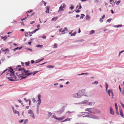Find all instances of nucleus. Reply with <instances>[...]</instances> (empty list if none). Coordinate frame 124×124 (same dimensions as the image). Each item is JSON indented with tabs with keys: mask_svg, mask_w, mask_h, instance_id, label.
Returning a JSON list of instances; mask_svg holds the SVG:
<instances>
[{
	"mask_svg": "<svg viewBox=\"0 0 124 124\" xmlns=\"http://www.w3.org/2000/svg\"><path fill=\"white\" fill-rule=\"evenodd\" d=\"M28 101H29V105H31V101H30V100L29 99H28Z\"/></svg>",
	"mask_w": 124,
	"mask_h": 124,
	"instance_id": "nucleus-49",
	"label": "nucleus"
},
{
	"mask_svg": "<svg viewBox=\"0 0 124 124\" xmlns=\"http://www.w3.org/2000/svg\"><path fill=\"white\" fill-rule=\"evenodd\" d=\"M33 113V112L30 109L28 110V113L29 114H31L32 113Z\"/></svg>",
	"mask_w": 124,
	"mask_h": 124,
	"instance_id": "nucleus-18",
	"label": "nucleus"
},
{
	"mask_svg": "<svg viewBox=\"0 0 124 124\" xmlns=\"http://www.w3.org/2000/svg\"><path fill=\"white\" fill-rule=\"evenodd\" d=\"M53 117L54 118V119L59 120H62L65 117V116H63L61 117L58 118L56 116H54V115H53Z\"/></svg>",
	"mask_w": 124,
	"mask_h": 124,
	"instance_id": "nucleus-8",
	"label": "nucleus"
},
{
	"mask_svg": "<svg viewBox=\"0 0 124 124\" xmlns=\"http://www.w3.org/2000/svg\"><path fill=\"white\" fill-rule=\"evenodd\" d=\"M57 19V17H54L52 19V21H56Z\"/></svg>",
	"mask_w": 124,
	"mask_h": 124,
	"instance_id": "nucleus-21",
	"label": "nucleus"
},
{
	"mask_svg": "<svg viewBox=\"0 0 124 124\" xmlns=\"http://www.w3.org/2000/svg\"><path fill=\"white\" fill-rule=\"evenodd\" d=\"M43 46V45H37L36 46L37 47H41Z\"/></svg>",
	"mask_w": 124,
	"mask_h": 124,
	"instance_id": "nucleus-29",
	"label": "nucleus"
},
{
	"mask_svg": "<svg viewBox=\"0 0 124 124\" xmlns=\"http://www.w3.org/2000/svg\"><path fill=\"white\" fill-rule=\"evenodd\" d=\"M85 110L88 111V112H84V113L87 114L96 113H97V110L95 108H88L85 109Z\"/></svg>",
	"mask_w": 124,
	"mask_h": 124,
	"instance_id": "nucleus-3",
	"label": "nucleus"
},
{
	"mask_svg": "<svg viewBox=\"0 0 124 124\" xmlns=\"http://www.w3.org/2000/svg\"><path fill=\"white\" fill-rule=\"evenodd\" d=\"M8 69H7L6 70H4L3 71V72H2V73L1 74V75H2L3 73H5L6 72V73H7V74L8 71Z\"/></svg>",
	"mask_w": 124,
	"mask_h": 124,
	"instance_id": "nucleus-16",
	"label": "nucleus"
},
{
	"mask_svg": "<svg viewBox=\"0 0 124 124\" xmlns=\"http://www.w3.org/2000/svg\"><path fill=\"white\" fill-rule=\"evenodd\" d=\"M98 83V82L97 81H95L93 83H92V84H97Z\"/></svg>",
	"mask_w": 124,
	"mask_h": 124,
	"instance_id": "nucleus-23",
	"label": "nucleus"
},
{
	"mask_svg": "<svg viewBox=\"0 0 124 124\" xmlns=\"http://www.w3.org/2000/svg\"><path fill=\"white\" fill-rule=\"evenodd\" d=\"M7 38V37H6V36H5V37H1V39H3V38L4 39V40H5V39H6V38Z\"/></svg>",
	"mask_w": 124,
	"mask_h": 124,
	"instance_id": "nucleus-36",
	"label": "nucleus"
},
{
	"mask_svg": "<svg viewBox=\"0 0 124 124\" xmlns=\"http://www.w3.org/2000/svg\"><path fill=\"white\" fill-rule=\"evenodd\" d=\"M105 15L104 14L102 16V19H103V18H104L105 17Z\"/></svg>",
	"mask_w": 124,
	"mask_h": 124,
	"instance_id": "nucleus-56",
	"label": "nucleus"
},
{
	"mask_svg": "<svg viewBox=\"0 0 124 124\" xmlns=\"http://www.w3.org/2000/svg\"><path fill=\"white\" fill-rule=\"evenodd\" d=\"M28 120L27 119H26L24 121V124H26V123H27L28 122Z\"/></svg>",
	"mask_w": 124,
	"mask_h": 124,
	"instance_id": "nucleus-35",
	"label": "nucleus"
},
{
	"mask_svg": "<svg viewBox=\"0 0 124 124\" xmlns=\"http://www.w3.org/2000/svg\"><path fill=\"white\" fill-rule=\"evenodd\" d=\"M46 13L49 12V7L48 6H47L46 8Z\"/></svg>",
	"mask_w": 124,
	"mask_h": 124,
	"instance_id": "nucleus-11",
	"label": "nucleus"
},
{
	"mask_svg": "<svg viewBox=\"0 0 124 124\" xmlns=\"http://www.w3.org/2000/svg\"><path fill=\"white\" fill-rule=\"evenodd\" d=\"M79 7L78 8V9H80L82 8V7L81 5V4L80 3L79 4Z\"/></svg>",
	"mask_w": 124,
	"mask_h": 124,
	"instance_id": "nucleus-38",
	"label": "nucleus"
},
{
	"mask_svg": "<svg viewBox=\"0 0 124 124\" xmlns=\"http://www.w3.org/2000/svg\"><path fill=\"white\" fill-rule=\"evenodd\" d=\"M76 34V32H75L73 33H72L71 34V36H75V35Z\"/></svg>",
	"mask_w": 124,
	"mask_h": 124,
	"instance_id": "nucleus-27",
	"label": "nucleus"
},
{
	"mask_svg": "<svg viewBox=\"0 0 124 124\" xmlns=\"http://www.w3.org/2000/svg\"><path fill=\"white\" fill-rule=\"evenodd\" d=\"M122 26V25H118L116 26L117 27H121Z\"/></svg>",
	"mask_w": 124,
	"mask_h": 124,
	"instance_id": "nucleus-44",
	"label": "nucleus"
},
{
	"mask_svg": "<svg viewBox=\"0 0 124 124\" xmlns=\"http://www.w3.org/2000/svg\"><path fill=\"white\" fill-rule=\"evenodd\" d=\"M57 47V45L55 43L54 44V47H53V48H56Z\"/></svg>",
	"mask_w": 124,
	"mask_h": 124,
	"instance_id": "nucleus-25",
	"label": "nucleus"
},
{
	"mask_svg": "<svg viewBox=\"0 0 124 124\" xmlns=\"http://www.w3.org/2000/svg\"><path fill=\"white\" fill-rule=\"evenodd\" d=\"M73 97L77 98H79V96L78 95V93H75L73 95Z\"/></svg>",
	"mask_w": 124,
	"mask_h": 124,
	"instance_id": "nucleus-10",
	"label": "nucleus"
},
{
	"mask_svg": "<svg viewBox=\"0 0 124 124\" xmlns=\"http://www.w3.org/2000/svg\"><path fill=\"white\" fill-rule=\"evenodd\" d=\"M32 101L33 102V103H35V102H36V100H35V98H33L32 99Z\"/></svg>",
	"mask_w": 124,
	"mask_h": 124,
	"instance_id": "nucleus-33",
	"label": "nucleus"
},
{
	"mask_svg": "<svg viewBox=\"0 0 124 124\" xmlns=\"http://www.w3.org/2000/svg\"><path fill=\"white\" fill-rule=\"evenodd\" d=\"M32 10H31L30 11H28L27 12H26V13H27V12H28L29 13H30L32 11Z\"/></svg>",
	"mask_w": 124,
	"mask_h": 124,
	"instance_id": "nucleus-52",
	"label": "nucleus"
},
{
	"mask_svg": "<svg viewBox=\"0 0 124 124\" xmlns=\"http://www.w3.org/2000/svg\"><path fill=\"white\" fill-rule=\"evenodd\" d=\"M99 0H94V2H98Z\"/></svg>",
	"mask_w": 124,
	"mask_h": 124,
	"instance_id": "nucleus-53",
	"label": "nucleus"
},
{
	"mask_svg": "<svg viewBox=\"0 0 124 124\" xmlns=\"http://www.w3.org/2000/svg\"><path fill=\"white\" fill-rule=\"evenodd\" d=\"M38 100L40 102V100H41L40 99V98H41V95L39 94L38 95Z\"/></svg>",
	"mask_w": 124,
	"mask_h": 124,
	"instance_id": "nucleus-22",
	"label": "nucleus"
},
{
	"mask_svg": "<svg viewBox=\"0 0 124 124\" xmlns=\"http://www.w3.org/2000/svg\"><path fill=\"white\" fill-rule=\"evenodd\" d=\"M119 90L120 91V92H121V89L120 87V85H119Z\"/></svg>",
	"mask_w": 124,
	"mask_h": 124,
	"instance_id": "nucleus-54",
	"label": "nucleus"
},
{
	"mask_svg": "<svg viewBox=\"0 0 124 124\" xmlns=\"http://www.w3.org/2000/svg\"><path fill=\"white\" fill-rule=\"evenodd\" d=\"M25 65L26 66H28L29 65V64L30 63V62L29 61H28V62H25Z\"/></svg>",
	"mask_w": 124,
	"mask_h": 124,
	"instance_id": "nucleus-19",
	"label": "nucleus"
},
{
	"mask_svg": "<svg viewBox=\"0 0 124 124\" xmlns=\"http://www.w3.org/2000/svg\"><path fill=\"white\" fill-rule=\"evenodd\" d=\"M23 121V120H21L19 121V122L20 123H22Z\"/></svg>",
	"mask_w": 124,
	"mask_h": 124,
	"instance_id": "nucleus-46",
	"label": "nucleus"
},
{
	"mask_svg": "<svg viewBox=\"0 0 124 124\" xmlns=\"http://www.w3.org/2000/svg\"><path fill=\"white\" fill-rule=\"evenodd\" d=\"M120 1H118L116 3V4L117 5H118L119 4V3H120Z\"/></svg>",
	"mask_w": 124,
	"mask_h": 124,
	"instance_id": "nucleus-41",
	"label": "nucleus"
},
{
	"mask_svg": "<svg viewBox=\"0 0 124 124\" xmlns=\"http://www.w3.org/2000/svg\"><path fill=\"white\" fill-rule=\"evenodd\" d=\"M108 93L109 97H110V94H111V98L112 99H113V98L114 94L112 90L111 89H109L108 91Z\"/></svg>",
	"mask_w": 124,
	"mask_h": 124,
	"instance_id": "nucleus-7",
	"label": "nucleus"
},
{
	"mask_svg": "<svg viewBox=\"0 0 124 124\" xmlns=\"http://www.w3.org/2000/svg\"><path fill=\"white\" fill-rule=\"evenodd\" d=\"M94 33V31L93 30H92L91 31L90 34H93Z\"/></svg>",
	"mask_w": 124,
	"mask_h": 124,
	"instance_id": "nucleus-31",
	"label": "nucleus"
},
{
	"mask_svg": "<svg viewBox=\"0 0 124 124\" xmlns=\"http://www.w3.org/2000/svg\"><path fill=\"white\" fill-rule=\"evenodd\" d=\"M39 28H38V29H36L35 30H34L33 31V32L35 33L38 30H39Z\"/></svg>",
	"mask_w": 124,
	"mask_h": 124,
	"instance_id": "nucleus-39",
	"label": "nucleus"
},
{
	"mask_svg": "<svg viewBox=\"0 0 124 124\" xmlns=\"http://www.w3.org/2000/svg\"><path fill=\"white\" fill-rule=\"evenodd\" d=\"M38 101H39V102L38 103V104H37V106L38 107H39V105L40 104V103H41V100H40V102L39 101V100H38Z\"/></svg>",
	"mask_w": 124,
	"mask_h": 124,
	"instance_id": "nucleus-34",
	"label": "nucleus"
},
{
	"mask_svg": "<svg viewBox=\"0 0 124 124\" xmlns=\"http://www.w3.org/2000/svg\"><path fill=\"white\" fill-rule=\"evenodd\" d=\"M70 8V9L71 10H72L74 8V7L73 6H71Z\"/></svg>",
	"mask_w": 124,
	"mask_h": 124,
	"instance_id": "nucleus-42",
	"label": "nucleus"
},
{
	"mask_svg": "<svg viewBox=\"0 0 124 124\" xmlns=\"http://www.w3.org/2000/svg\"><path fill=\"white\" fill-rule=\"evenodd\" d=\"M9 70H10V71H12L14 72V71H13V70L12 68V67H10L8 68Z\"/></svg>",
	"mask_w": 124,
	"mask_h": 124,
	"instance_id": "nucleus-28",
	"label": "nucleus"
},
{
	"mask_svg": "<svg viewBox=\"0 0 124 124\" xmlns=\"http://www.w3.org/2000/svg\"><path fill=\"white\" fill-rule=\"evenodd\" d=\"M106 87H108V85L107 83H106Z\"/></svg>",
	"mask_w": 124,
	"mask_h": 124,
	"instance_id": "nucleus-55",
	"label": "nucleus"
},
{
	"mask_svg": "<svg viewBox=\"0 0 124 124\" xmlns=\"http://www.w3.org/2000/svg\"><path fill=\"white\" fill-rule=\"evenodd\" d=\"M24 100H25V101H26V102H27V101H28V100H27L26 99V98H24Z\"/></svg>",
	"mask_w": 124,
	"mask_h": 124,
	"instance_id": "nucleus-51",
	"label": "nucleus"
},
{
	"mask_svg": "<svg viewBox=\"0 0 124 124\" xmlns=\"http://www.w3.org/2000/svg\"><path fill=\"white\" fill-rule=\"evenodd\" d=\"M111 20V19H108L107 20V22H108L109 23H110Z\"/></svg>",
	"mask_w": 124,
	"mask_h": 124,
	"instance_id": "nucleus-37",
	"label": "nucleus"
},
{
	"mask_svg": "<svg viewBox=\"0 0 124 124\" xmlns=\"http://www.w3.org/2000/svg\"><path fill=\"white\" fill-rule=\"evenodd\" d=\"M91 117L92 118L94 119H97L98 118V117L97 116H95L94 115H91Z\"/></svg>",
	"mask_w": 124,
	"mask_h": 124,
	"instance_id": "nucleus-14",
	"label": "nucleus"
},
{
	"mask_svg": "<svg viewBox=\"0 0 124 124\" xmlns=\"http://www.w3.org/2000/svg\"><path fill=\"white\" fill-rule=\"evenodd\" d=\"M38 72V71H34L33 73V75H35L36 73L37 72Z\"/></svg>",
	"mask_w": 124,
	"mask_h": 124,
	"instance_id": "nucleus-45",
	"label": "nucleus"
},
{
	"mask_svg": "<svg viewBox=\"0 0 124 124\" xmlns=\"http://www.w3.org/2000/svg\"><path fill=\"white\" fill-rule=\"evenodd\" d=\"M110 113L112 115H114V111L113 110L112 108L111 107H110Z\"/></svg>",
	"mask_w": 124,
	"mask_h": 124,
	"instance_id": "nucleus-9",
	"label": "nucleus"
},
{
	"mask_svg": "<svg viewBox=\"0 0 124 124\" xmlns=\"http://www.w3.org/2000/svg\"><path fill=\"white\" fill-rule=\"evenodd\" d=\"M119 111L120 112V115L123 117H124L123 116V114L122 112V109H120Z\"/></svg>",
	"mask_w": 124,
	"mask_h": 124,
	"instance_id": "nucleus-12",
	"label": "nucleus"
},
{
	"mask_svg": "<svg viewBox=\"0 0 124 124\" xmlns=\"http://www.w3.org/2000/svg\"><path fill=\"white\" fill-rule=\"evenodd\" d=\"M26 18H27V17H26L24 18H23V19H22L21 20L22 21H23V20H25V19H26Z\"/></svg>",
	"mask_w": 124,
	"mask_h": 124,
	"instance_id": "nucleus-59",
	"label": "nucleus"
},
{
	"mask_svg": "<svg viewBox=\"0 0 124 124\" xmlns=\"http://www.w3.org/2000/svg\"><path fill=\"white\" fill-rule=\"evenodd\" d=\"M2 51L3 52H5L8 51H9L8 49V48L6 49H2Z\"/></svg>",
	"mask_w": 124,
	"mask_h": 124,
	"instance_id": "nucleus-24",
	"label": "nucleus"
},
{
	"mask_svg": "<svg viewBox=\"0 0 124 124\" xmlns=\"http://www.w3.org/2000/svg\"><path fill=\"white\" fill-rule=\"evenodd\" d=\"M111 13L112 14H113L114 13V12L113 11V10L111 9Z\"/></svg>",
	"mask_w": 124,
	"mask_h": 124,
	"instance_id": "nucleus-57",
	"label": "nucleus"
},
{
	"mask_svg": "<svg viewBox=\"0 0 124 124\" xmlns=\"http://www.w3.org/2000/svg\"><path fill=\"white\" fill-rule=\"evenodd\" d=\"M34 62H35L33 60H31V63L32 64H33V63H34Z\"/></svg>",
	"mask_w": 124,
	"mask_h": 124,
	"instance_id": "nucleus-50",
	"label": "nucleus"
},
{
	"mask_svg": "<svg viewBox=\"0 0 124 124\" xmlns=\"http://www.w3.org/2000/svg\"><path fill=\"white\" fill-rule=\"evenodd\" d=\"M80 11L79 10H78L76 11V12L77 13H78L79 12H80Z\"/></svg>",
	"mask_w": 124,
	"mask_h": 124,
	"instance_id": "nucleus-60",
	"label": "nucleus"
},
{
	"mask_svg": "<svg viewBox=\"0 0 124 124\" xmlns=\"http://www.w3.org/2000/svg\"><path fill=\"white\" fill-rule=\"evenodd\" d=\"M21 24L22 25H23V26H24V24L23 23V22H22L21 23Z\"/></svg>",
	"mask_w": 124,
	"mask_h": 124,
	"instance_id": "nucleus-63",
	"label": "nucleus"
},
{
	"mask_svg": "<svg viewBox=\"0 0 124 124\" xmlns=\"http://www.w3.org/2000/svg\"><path fill=\"white\" fill-rule=\"evenodd\" d=\"M116 114L118 115H119V113H118V109H117V110H116Z\"/></svg>",
	"mask_w": 124,
	"mask_h": 124,
	"instance_id": "nucleus-40",
	"label": "nucleus"
},
{
	"mask_svg": "<svg viewBox=\"0 0 124 124\" xmlns=\"http://www.w3.org/2000/svg\"><path fill=\"white\" fill-rule=\"evenodd\" d=\"M30 116L33 119H34L35 118V116L33 112L31 114Z\"/></svg>",
	"mask_w": 124,
	"mask_h": 124,
	"instance_id": "nucleus-15",
	"label": "nucleus"
},
{
	"mask_svg": "<svg viewBox=\"0 0 124 124\" xmlns=\"http://www.w3.org/2000/svg\"><path fill=\"white\" fill-rule=\"evenodd\" d=\"M20 31H24V30L23 29H22L20 30Z\"/></svg>",
	"mask_w": 124,
	"mask_h": 124,
	"instance_id": "nucleus-64",
	"label": "nucleus"
},
{
	"mask_svg": "<svg viewBox=\"0 0 124 124\" xmlns=\"http://www.w3.org/2000/svg\"><path fill=\"white\" fill-rule=\"evenodd\" d=\"M80 18V19H83L84 17L85 16V15L83 14H82Z\"/></svg>",
	"mask_w": 124,
	"mask_h": 124,
	"instance_id": "nucleus-26",
	"label": "nucleus"
},
{
	"mask_svg": "<svg viewBox=\"0 0 124 124\" xmlns=\"http://www.w3.org/2000/svg\"><path fill=\"white\" fill-rule=\"evenodd\" d=\"M35 23V22L34 21H32L31 22L30 24H33Z\"/></svg>",
	"mask_w": 124,
	"mask_h": 124,
	"instance_id": "nucleus-58",
	"label": "nucleus"
},
{
	"mask_svg": "<svg viewBox=\"0 0 124 124\" xmlns=\"http://www.w3.org/2000/svg\"><path fill=\"white\" fill-rule=\"evenodd\" d=\"M66 7V5L64 3L62 4L59 7V9L58 10V12H60L61 11H63V8H64Z\"/></svg>",
	"mask_w": 124,
	"mask_h": 124,
	"instance_id": "nucleus-5",
	"label": "nucleus"
},
{
	"mask_svg": "<svg viewBox=\"0 0 124 124\" xmlns=\"http://www.w3.org/2000/svg\"><path fill=\"white\" fill-rule=\"evenodd\" d=\"M90 115H87L84 116H83V117H90Z\"/></svg>",
	"mask_w": 124,
	"mask_h": 124,
	"instance_id": "nucleus-48",
	"label": "nucleus"
},
{
	"mask_svg": "<svg viewBox=\"0 0 124 124\" xmlns=\"http://www.w3.org/2000/svg\"><path fill=\"white\" fill-rule=\"evenodd\" d=\"M100 21L101 22H103V21L102 20V19H101V18H100Z\"/></svg>",
	"mask_w": 124,
	"mask_h": 124,
	"instance_id": "nucleus-61",
	"label": "nucleus"
},
{
	"mask_svg": "<svg viewBox=\"0 0 124 124\" xmlns=\"http://www.w3.org/2000/svg\"><path fill=\"white\" fill-rule=\"evenodd\" d=\"M14 113L15 114H17L18 113H19V112L18 111H16V110H15L13 111Z\"/></svg>",
	"mask_w": 124,
	"mask_h": 124,
	"instance_id": "nucleus-30",
	"label": "nucleus"
},
{
	"mask_svg": "<svg viewBox=\"0 0 124 124\" xmlns=\"http://www.w3.org/2000/svg\"><path fill=\"white\" fill-rule=\"evenodd\" d=\"M17 101L20 103H21V104L22 105V106L23 107L24 106V105L23 104V103L22 102V101L21 100H18Z\"/></svg>",
	"mask_w": 124,
	"mask_h": 124,
	"instance_id": "nucleus-13",
	"label": "nucleus"
},
{
	"mask_svg": "<svg viewBox=\"0 0 124 124\" xmlns=\"http://www.w3.org/2000/svg\"><path fill=\"white\" fill-rule=\"evenodd\" d=\"M70 120V118H67L66 119H65L64 120L62 121L61 122H63L66 121H69Z\"/></svg>",
	"mask_w": 124,
	"mask_h": 124,
	"instance_id": "nucleus-17",
	"label": "nucleus"
},
{
	"mask_svg": "<svg viewBox=\"0 0 124 124\" xmlns=\"http://www.w3.org/2000/svg\"><path fill=\"white\" fill-rule=\"evenodd\" d=\"M44 59V58H43L41 60H39V61L38 62H36V63H37V62H40V61H42Z\"/></svg>",
	"mask_w": 124,
	"mask_h": 124,
	"instance_id": "nucleus-47",
	"label": "nucleus"
},
{
	"mask_svg": "<svg viewBox=\"0 0 124 124\" xmlns=\"http://www.w3.org/2000/svg\"><path fill=\"white\" fill-rule=\"evenodd\" d=\"M6 75L7 78L11 81H14L16 79V78L14 74V72L9 70L8 69Z\"/></svg>",
	"mask_w": 124,
	"mask_h": 124,
	"instance_id": "nucleus-2",
	"label": "nucleus"
},
{
	"mask_svg": "<svg viewBox=\"0 0 124 124\" xmlns=\"http://www.w3.org/2000/svg\"><path fill=\"white\" fill-rule=\"evenodd\" d=\"M82 104H87L88 105L90 106H92L93 105L95 104V102H90L88 101V100H84L82 101Z\"/></svg>",
	"mask_w": 124,
	"mask_h": 124,
	"instance_id": "nucleus-4",
	"label": "nucleus"
},
{
	"mask_svg": "<svg viewBox=\"0 0 124 124\" xmlns=\"http://www.w3.org/2000/svg\"><path fill=\"white\" fill-rule=\"evenodd\" d=\"M21 66L18 65L16 67V70L18 71L16 74L17 76L20 77L21 79L27 78L28 76L31 75L32 73H30L29 70H26L24 68H19Z\"/></svg>",
	"mask_w": 124,
	"mask_h": 124,
	"instance_id": "nucleus-1",
	"label": "nucleus"
},
{
	"mask_svg": "<svg viewBox=\"0 0 124 124\" xmlns=\"http://www.w3.org/2000/svg\"><path fill=\"white\" fill-rule=\"evenodd\" d=\"M84 74L88 75V73H82L81 74V75H84Z\"/></svg>",
	"mask_w": 124,
	"mask_h": 124,
	"instance_id": "nucleus-43",
	"label": "nucleus"
},
{
	"mask_svg": "<svg viewBox=\"0 0 124 124\" xmlns=\"http://www.w3.org/2000/svg\"><path fill=\"white\" fill-rule=\"evenodd\" d=\"M54 66L52 65H49L47 66V67H48L49 68H54Z\"/></svg>",
	"mask_w": 124,
	"mask_h": 124,
	"instance_id": "nucleus-20",
	"label": "nucleus"
},
{
	"mask_svg": "<svg viewBox=\"0 0 124 124\" xmlns=\"http://www.w3.org/2000/svg\"><path fill=\"white\" fill-rule=\"evenodd\" d=\"M85 91V90L84 89H83L78 91V93L80 97L82 96L83 94L84 93Z\"/></svg>",
	"mask_w": 124,
	"mask_h": 124,
	"instance_id": "nucleus-6",
	"label": "nucleus"
},
{
	"mask_svg": "<svg viewBox=\"0 0 124 124\" xmlns=\"http://www.w3.org/2000/svg\"><path fill=\"white\" fill-rule=\"evenodd\" d=\"M115 106L116 107V109L117 110L118 109V107L117 106V104L116 103H115Z\"/></svg>",
	"mask_w": 124,
	"mask_h": 124,
	"instance_id": "nucleus-32",
	"label": "nucleus"
},
{
	"mask_svg": "<svg viewBox=\"0 0 124 124\" xmlns=\"http://www.w3.org/2000/svg\"><path fill=\"white\" fill-rule=\"evenodd\" d=\"M15 105V106L17 107H19V106H18L17 105H16V104Z\"/></svg>",
	"mask_w": 124,
	"mask_h": 124,
	"instance_id": "nucleus-62",
	"label": "nucleus"
}]
</instances>
